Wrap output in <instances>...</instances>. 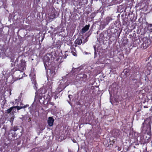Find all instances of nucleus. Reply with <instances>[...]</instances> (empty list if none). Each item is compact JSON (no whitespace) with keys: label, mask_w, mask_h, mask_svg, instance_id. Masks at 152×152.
I'll return each instance as SVG.
<instances>
[{"label":"nucleus","mask_w":152,"mask_h":152,"mask_svg":"<svg viewBox=\"0 0 152 152\" xmlns=\"http://www.w3.org/2000/svg\"><path fill=\"white\" fill-rule=\"evenodd\" d=\"M21 131L17 126L11 127L8 134L9 139L13 140L17 139L21 135Z\"/></svg>","instance_id":"obj_1"},{"label":"nucleus","mask_w":152,"mask_h":152,"mask_svg":"<svg viewBox=\"0 0 152 152\" xmlns=\"http://www.w3.org/2000/svg\"><path fill=\"white\" fill-rule=\"evenodd\" d=\"M26 62L25 61L23 60H21L20 63L18 66V70L20 71L19 73L20 75H19V77H17V80L20 79L23 77L22 72L26 69Z\"/></svg>","instance_id":"obj_2"},{"label":"nucleus","mask_w":152,"mask_h":152,"mask_svg":"<svg viewBox=\"0 0 152 152\" xmlns=\"http://www.w3.org/2000/svg\"><path fill=\"white\" fill-rule=\"evenodd\" d=\"M143 43L141 45V48L145 49L147 48L150 45L151 42L147 37H144L142 39Z\"/></svg>","instance_id":"obj_3"},{"label":"nucleus","mask_w":152,"mask_h":152,"mask_svg":"<svg viewBox=\"0 0 152 152\" xmlns=\"http://www.w3.org/2000/svg\"><path fill=\"white\" fill-rule=\"evenodd\" d=\"M77 78L79 80L83 81L84 83L88 80L87 75L83 73L78 74L77 76Z\"/></svg>","instance_id":"obj_4"},{"label":"nucleus","mask_w":152,"mask_h":152,"mask_svg":"<svg viewBox=\"0 0 152 152\" xmlns=\"http://www.w3.org/2000/svg\"><path fill=\"white\" fill-rule=\"evenodd\" d=\"M43 60L44 61L45 67L46 69H47V67L48 66L47 64H48V63L50 61V58L48 56L45 57H44V58H43Z\"/></svg>","instance_id":"obj_5"},{"label":"nucleus","mask_w":152,"mask_h":152,"mask_svg":"<svg viewBox=\"0 0 152 152\" xmlns=\"http://www.w3.org/2000/svg\"><path fill=\"white\" fill-rule=\"evenodd\" d=\"M90 26L89 24H88V25H86L82 28L81 30L80 31V32L82 34L85 33L88 30Z\"/></svg>","instance_id":"obj_6"},{"label":"nucleus","mask_w":152,"mask_h":152,"mask_svg":"<svg viewBox=\"0 0 152 152\" xmlns=\"http://www.w3.org/2000/svg\"><path fill=\"white\" fill-rule=\"evenodd\" d=\"M54 121V120L53 117H49L48 120V125L50 126H53Z\"/></svg>","instance_id":"obj_7"},{"label":"nucleus","mask_w":152,"mask_h":152,"mask_svg":"<svg viewBox=\"0 0 152 152\" xmlns=\"http://www.w3.org/2000/svg\"><path fill=\"white\" fill-rule=\"evenodd\" d=\"M70 49L71 51V53H72V55L74 56H77V51L76 50V48L74 47L73 45H72L71 46Z\"/></svg>","instance_id":"obj_8"},{"label":"nucleus","mask_w":152,"mask_h":152,"mask_svg":"<svg viewBox=\"0 0 152 152\" xmlns=\"http://www.w3.org/2000/svg\"><path fill=\"white\" fill-rule=\"evenodd\" d=\"M12 112V114H13L15 112L13 106L11 107L6 110V113L9 114Z\"/></svg>","instance_id":"obj_9"},{"label":"nucleus","mask_w":152,"mask_h":152,"mask_svg":"<svg viewBox=\"0 0 152 152\" xmlns=\"http://www.w3.org/2000/svg\"><path fill=\"white\" fill-rule=\"evenodd\" d=\"M75 44L78 45H80L82 43V41L81 39L80 38H77L75 41Z\"/></svg>","instance_id":"obj_10"},{"label":"nucleus","mask_w":152,"mask_h":152,"mask_svg":"<svg viewBox=\"0 0 152 152\" xmlns=\"http://www.w3.org/2000/svg\"><path fill=\"white\" fill-rule=\"evenodd\" d=\"M116 139H115V138L111 137L110 139V145H111L112 146L113 145V144L115 143V142L116 141Z\"/></svg>","instance_id":"obj_11"},{"label":"nucleus","mask_w":152,"mask_h":152,"mask_svg":"<svg viewBox=\"0 0 152 152\" xmlns=\"http://www.w3.org/2000/svg\"><path fill=\"white\" fill-rule=\"evenodd\" d=\"M105 21H104L106 23V24H108L110 21L112 20V18L110 16H108L105 20Z\"/></svg>","instance_id":"obj_12"},{"label":"nucleus","mask_w":152,"mask_h":152,"mask_svg":"<svg viewBox=\"0 0 152 152\" xmlns=\"http://www.w3.org/2000/svg\"><path fill=\"white\" fill-rule=\"evenodd\" d=\"M59 92L57 91H55L52 94V95L54 96V99H56L58 97V94Z\"/></svg>","instance_id":"obj_13"},{"label":"nucleus","mask_w":152,"mask_h":152,"mask_svg":"<svg viewBox=\"0 0 152 152\" xmlns=\"http://www.w3.org/2000/svg\"><path fill=\"white\" fill-rule=\"evenodd\" d=\"M114 34L117 37H118L120 36V32H119L118 30L117 29H115L114 30Z\"/></svg>","instance_id":"obj_14"},{"label":"nucleus","mask_w":152,"mask_h":152,"mask_svg":"<svg viewBox=\"0 0 152 152\" xmlns=\"http://www.w3.org/2000/svg\"><path fill=\"white\" fill-rule=\"evenodd\" d=\"M146 61H149L148 62L149 63H150V64L152 65V56H150L146 59Z\"/></svg>","instance_id":"obj_15"},{"label":"nucleus","mask_w":152,"mask_h":152,"mask_svg":"<svg viewBox=\"0 0 152 152\" xmlns=\"http://www.w3.org/2000/svg\"><path fill=\"white\" fill-rule=\"evenodd\" d=\"M107 24H106V23L104 21H102L101 22V26L102 27V29L104 28L105 26Z\"/></svg>","instance_id":"obj_16"},{"label":"nucleus","mask_w":152,"mask_h":152,"mask_svg":"<svg viewBox=\"0 0 152 152\" xmlns=\"http://www.w3.org/2000/svg\"><path fill=\"white\" fill-rule=\"evenodd\" d=\"M14 108H15L14 110L15 112L16 111L15 108H16L17 110H20L21 109L23 108V107L22 106H13Z\"/></svg>","instance_id":"obj_17"},{"label":"nucleus","mask_w":152,"mask_h":152,"mask_svg":"<svg viewBox=\"0 0 152 152\" xmlns=\"http://www.w3.org/2000/svg\"><path fill=\"white\" fill-rule=\"evenodd\" d=\"M148 30L150 32H152V25L150 24L147 28Z\"/></svg>","instance_id":"obj_18"},{"label":"nucleus","mask_w":152,"mask_h":152,"mask_svg":"<svg viewBox=\"0 0 152 152\" xmlns=\"http://www.w3.org/2000/svg\"><path fill=\"white\" fill-rule=\"evenodd\" d=\"M115 25L114 23H112L109 26V28L110 29H113L115 27Z\"/></svg>","instance_id":"obj_19"},{"label":"nucleus","mask_w":152,"mask_h":152,"mask_svg":"<svg viewBox=\"0 0 152 152\" xmlns=\"http://www.w3.org/2000/svg\"><path fill=\"white\" fill-rule=\"evenodd\" d=\"M31 81H32V83H33L34 84H35L36 82V81L35 78H32L31 79Z\"/></svg>","instance_id":"obj_20"},{"label":"nucleus","mask_w":152,"mask_h":152,"mask_svg":"<svg viewBox=\"0 0 152 152\" xmlns=\"http://www.w3.org/2000/svg\"><path fill=\"white\" fill-rule=\"evenodd\" d=\"M91 18H93L95 15V13L94 12L92 13L91 14Z\"/></svg>","instance_id":"obj_21"},{"label":"nucleus","mask_w":152,"mask_h":152,"mask_svg":"<svg viewBox=\"0 0 152 152\" xmlns=\"http://www.w3.org/2000/svg\"><path fill=\"white\" fill-rule=\"evenodd\" d=\"M133 80L134 81L135 80H136V81H135V83H140V81L139 80H137L136 79H133Z\"/></svg>","instance_id":"obj_22"},{"label":"nucleus","mask_w":152,"mask_h":152,"mask_svg":"<svg viewBox=\"0 0 152 152\" xmlns=\"http://www.w3.org/2000/svg\"><path fill=\"white\" fill-rule=\"evenodd\" d=\"M67 52H68V51H66L65 52V53H66ZM67 56H68V55L66 53H65V54H64V58H66Z\"/></svg>","instance_id":"obj_23"},{"label":"nucleus","mask_w":152,"mask_h":152,"mask_svg":"<svg viewBox=\"0 0 152 152\" xmlns=\"http://www.w3.org/2000/svg\"><path fill=\"white\" fill-rule=\"evenodd\" d=\"M49 104H50V105H53V106L54 105V103L53 102H50L49 103Z\"/></svg>","instance_id":"obj_24"},{"label":"nucleus","mask_w":152,"mask_h":152,"mask_svg":"<svg viewBox=\"0 0 152 152\" xmlns=\"http://www.w3.org/2000/svg\"><path fill=\"white\" fill-rule=\"evenodd\" d=\"M118 147V151H121V147H119L118 146H116V147Z\"/></svg>","instance_id":"obj_25"},{"label":"nucleus","mask_w":152,"mask_h":152,"mask_svg":"<svg viewBox=\"0 0 152 152\" xmlns=\"http://www.w3.org/2000/svg\"><path fill=\"white\" fill-rule=\"evenodd\" d=\"M31 118H29L28 119V121H31Z\"/></svg>","instance_id":"obj_26"},{"label":"nucleus","mask_w":152,"mask_h":152,"mask_svg":"<svg viewBox=\"0 0 152 152\" xmlns=\"http://www.w3.org/2000/svg\"><path fill=\"white\" fill-rule=\"evenodd\" d=\"M22 107H23V108H26V107L25 106V105H24V106H22Z\"/></svg>","instance_id":"obj_27"},{"label":"nucleus","mask_w":152,"mask_h":152,"mask_svg":"<svg viewBox=\"0 0 152 152\" xmlns=\"http://www.w3.org/2000/svg\"><path fill=\"white\" fill-rule=\"evenodd\" d=\"M25 106H26V108L29 106V105L28 104H26V105H25Z\"/></svg>","instance_id":"obj_28"},{"label":"nucleus","mask_w":152,"mask_h":152,"mask_svg":"<svg viewBox=\"0 0 152 152\" xmlns=\"http://www.w3.org/2000/svg\"><path fill=\"white\" fill-rule=\"evenodd\" d=\"M77 44H75V47H76L77 46Z\"/></svg>","instance_id":"obj_29"},{"label":"nucleus","mask_w":152,"mask_h":152,"mask_svg":"<svg viewBox=\"0 0 152 152\" xmlns=\"http://www.w3.org/2000/svg\"><path fill=\"white\" fill-rule=\"evenodd\" d=\"M71 96V95H68V97L69 98H70V96Z\"/></svg>","instance_id":"obj_30"},{"label":"nucleus","mask_w":152,"mask_h":152,"mask_svg":"<svg viewBox=\"0 0 152 152\" xmlns=\"http://www.w3.org/2000/svg\"><path fill=\"white\" fill-rule=\"evenodd\" d=\"M75 70H77V68H75Z\"/></svg>","instance_id":"obj_31"},{"label":"nucleus","mask_w":152,"mask_h":152,"mask_svg":"<svg viewBox=\"0 0 152 152\" xmlns=\"http://www.w3.org/2000/svg\"><path fill=\"white\" fill-rule=\"evenodd\" d=\"M129 36H132V35H131V34H130Z\"/></svg>","instance_id":"obj_32"},{"label":"nucleus","mask_w":152,"mask_h":152,"mask_svg":"<svg viewBox=\"0 0 152 152\" xmlns=\"http://www.w3.org/2000/svg\"><path fill=\"white\" fill-rule=\"evenodd\" d=\"M69 152H72L71 151H69Z\"/></svg>","instance_id":"obj_33"},{"label":"nucleus","mask_w":152,"mask_h":152,"mask_svg":"<svg viewBox=\"0 0 152 152\" xmlns=\"http://www.w3.org/2000/svg\"><path fill=\"white\" fill-rule=\"evenodd\" d=\"M23 105V104L22 103H21V104H20V105Z\"/></svg>","instance_id":"obj_34"},{"label":"nucleus","mask_w":152,"mask_h":152,"mask_svg":"<svg viewBox=\"0 0 152 152\" xmlns=\"http://www.w3.org/2000/svg\"><path fill=\"white\" fill-rule=\"evenodd\" d=\"M65 87H65L64 88H63V89H64L65 88Z\"/></svg>","instance_id":"obj_35"}]
</instances>
